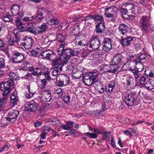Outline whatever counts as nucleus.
Instances as JSON below:
<instances>
[{
	"mask_svg": "<svg viewBox=\"0 0 154 154\" xmlns=\"http://www.w3.org/2000/svg\"><path fill=\"white\" fill-rule=\"evenodd\" d=\"M60 45L57 52L59 55L63 56V60L62 61L58 58L53 60L52 61V64L54 68L59 69L61 71L62 70V67L67 63L71 57L75 55L76 53L71 49H64V44H61Z\"/></svg>",
	"mask_w": 154,
	"mask_h": 154,
	"instance_id": "f257e3e1",
	"label": "nucleus"
},
{
	"mask_svg": "<svg viewBox=\"0 0 154 154\" xmlns=\"http://www.w3.org/2000/svg\"><path fill=\"white\" fill-rule=\"evenodd\" d=\"M124 102L128 106H133L135 104L137 100L136 95L134 93L127 94L124 97Z\"/></svg>",
	"mask_w": 154,
	"mask_h": 154,
	"instance_id": "f03ea898",
	"label": "nucleus"
},
{
	"mask_svg": "<svg viewBox=\"0 0 154 154\" xmlns=\"http://www.w3.org/2000/svg\"><path fill=\"white\" fill-rule=\"evenodd\" d=\"M122 56L120 55L114 56L112 59V64L109 66L110 69L108 70V72L114 73L117 70L118 67V65L121 61Z\"/></svg>",
	"mask_w": 154,
	"mask_h": 154,
	"instance_id": "7ed1b4c3",
	"label": "nucleus"
},
{
	"mask_svg": "<svg viewBox=\"0 0 154 154\" xmlns=\"http://www.w3.org/2000/svg\"><path fill=\"white\" fill-rule=\"evenodd\" d=\"M116 9L115 7H109L106 8L105 10L104 15L108 18H111V21L114 22L116 18V16L114 15L113 13L115 11L114 10Z\"/></svg>",
	"mask_w": 154,
	"mask_h": 154,
	"instance_id": "20e7f679",
	"label": "nucleus"
},
{
	"mask_svg": "<svg viewBox=\"0 0 154 154\" xmlns=\"http://www.w3.org/2000/svg\"><path fill=\"white\" fill-rule=\"evenodd\" d=\"M11 60L14 63H20L25 59L24 54L19 52L14 53L12 56Z\"/></svg>",
	"mask_w": 154,
	"mask_h": 154,
	"instance_id": "39448f33",
	"label": "nucleus"
},
{
	"mask_svg": "<svg viewBox=\"0 0 154 154\" xmlns=\"http://www.w3.org/2000/svg\"><path fill=\"white\" fill-rule=\"evenodd\" d=\"M11 81L9 80L7 82H3L0 83V90L4 91L3 94H8L11 92Z\"/></svg>",
	"mask_w": 154,
	"mask_h": 154,
	"instance_id": "423d86ee",
	"label": "nucleus"
},
{
	"mask_svg": "<svg viewBox=\"0 0 154 154\" xmlns=\"http://www.w3.org/2000/svg\"><path fill=\"white\" fill-rule=\"evenodd\" d=\"M100 45V40L95 35L93 36L90 41L89 48L91 50H95L99 48Z\"/></svg>",
	"mask_w": 154,
	"mask_h": 154,
	"instance_id": "0eeeda50",
	"label": "nucleus"
},
{
	"mask_svg": "<svg viewBox=\"0 0 154 154\" xmlns=\"http://www.w3.org/2000/svg\"><path fill=\"white\" fill-rule=\"evenodd\" d=\"M24 42L21 43L20 46L24 47L25 49H28L30 48L32 45L33 40L29 36L26 35L23 39Z\"/></svg>",
	"mask_w": 154,
	"mask_h": 154,
	"instance_id": "6e6552de",
	"label": "nucleus"
},
{
	"mask_svg": "<svg viewBox=\"0 0 154 154\" xmlns=\"http://www.w3.org/2000/svg\"><path fill=\"white\" fill-rule=\"evenodd\" d=\"M19 115L18 111L17 110H11L9 112L8 116L6 118V120L10 122H13L16 120V118Z\"/></svg>",
	"mask_w": 154,
	"mask_h": 154,
	"instance_id": "1a4fd4ad",
	"label": "nucleus"
},
{
	"mask_svg": "<svg viewBox=\"0 0 154 154\" xmlns=\"http://www.w3.org/2000/svg\"><path fill=\"white\" fill-rule=\"evenodd\" d=\"M148 17L146 16H143L140 20V22L141 24L142 30L144 31L148 30L149 26L150 23L148 22Z\"/></svg>",
	"mask_w": 154,
	"mask_h": 154,
	"instance_id": "9d476101",
	"label": "nucleus"
},
{
	"mask_svg": "<svg viewBox=\"0 0 154 154\" xmlns=\"http://www.w3.org/2000/svg\"><path fill=\"white\" fill-rule=\"evenodd\" d=\"M121 40L120 43L121 45L124 47L130 45L131 42L133 40L134 38L131 36H128L125 38L121 36Z\"/></svg>",
	"mask_w": 154,
	"mask_h": 154,
	"instance_id": "9b49d317",
	"label": "nucleus"
},
{
	"mask_svg": "<svg viewBox=\"0 0 154 154\" xmlns=\"http://www.w3.org/2000/svg\"><path fill=\"white\" fill-rule=\"evenodd\" d=\"M103 42L104 45L102 47L103 50L105 51H109L112 47L110 39L109 38H105Z\"/></svg>",
	"mask_w": 154,
	"mask_h": 154,
	"instance_id": "f8f14e48",
	"label": "nucleus"
},
{
	"mask_svg": "<svg viewBox=\"0 0 154 154\" xmlns=\"http://www.w3.org/2000/svg\"><path fill=\"white\" fill-rule=\"evenodd\" d=\"M135 80L134 78L129 76L126 79V84L128 87H129L131 89H133L135 86L134 83Z\"/></svg>",
	"mask_w": 154,
	"mask_h": 154,
	"instance_id": "ddd939ff",
	"label": "nucleus"
},
{
	"mask_svg": "<svg viewBox=\"0 0 154 154\" xmlns=\"http://www.w3.org/2000/svg\"><path fill=\"white\" fill-rule=\"evenodd\" d=\"M38 107L37 104L35 103H30L27 106L25 107L24 109L26 111H29L31 112H35L37 109Z\"/></svg>",
	"mask_w": 154,
	"mask_h": 154,
	"instance_id": "4468645a",
	"label": "nucleus"
},
{
	"mask_svg": "<svg viewBox=\"0 0 154 154\" xmlns=\"http://www.w3.org/2000/svg\"><path fill=\"white\" fill-rule=\"evenodd\" d=\"M53 55H54V54L52 51L49 52L47 50L42 51L41 54V55L43 59L48 60L51 59V57Z\"/></svg>",
	"mask_w": 154,
	"mask_h": 154,
	"instance_id": "2eb2a0df",
	"label": "nucleus"
},
{
	"mask_svg": "<svg viewBox=\"0 0 154 154\" xmlns=\"http://www.w3.org/2000/svg\"><path fill=\"white\" fill-rule=\"evenodd\" d=\"M115 83L114 81H111L109 84L105 86V91L107 92L111 93L115 87Z\"/></svg>",
	"mask_w": 154,
	"mask_h": 154,
	"instance_id": "dca6fc26",
	"label": "nucleus"
},
{
	"mask_svg": "<svg viewBox=\"0 0 154 154\" xmlns=\"http://www.w3.org/2000/svg\"><path fill=\"white\" fill-rule=\"evenodd\" d=\"M144 86L145 88L149 90L154 89V80L152 79L147 80Z\"/></svg>",
	"mask_w": 154,
	"mask_h": 154,
	"instance_id": "f3484780",
	"label": "nucleus"
},
{
	"mask_svg": "<svg viewBox=\"0 0 154 154\" xmlns=\"http://www.w3.org/2000/svg\"><path fill=\"white\" fill-rule=\"evenodd\" d=\"M82 80L83 83L88 86L91 85H92L94 84V83L91 80V79L89 78V76H88L86 74L83 77Z\"/></svg>",
	"mask_w": 154,
	"mask_h": 154,
	"instance_id": "a211bd4d",
	"label": "nucleus"
},
{
	"mask_svg": "<svg viewBox=\"0 0 154 154\" xmlns=\"http://www.w3.org/2000/svg\"><path fill=\"white\" fill-rule=\"evenodd\" d=\"M20 7L16 5H14L11 6V13L14 16L18 15L19 13Z\"/></svg>",
	"mask_w": 154,
	"mask_h": 154,
	"instance_id": "6ab92c4d",
	"label": "nucleus"
},
{
	"mask_svg": "<svg viewBox=\"0 0 154 154\" xmlns=\"http://www.w3.org/2000/svg\"><path fill=\"white\" fill-rule=\"evenodd\" d=\"M118 28L119 32L123 35L127 32L128 29L127 26L123 23L120 24Z\"/></svg>",
	"mask_w": 154,
	"mask_h": 154,
	"instance_id": "aec40b11",
	"label": "nucleus"
},
{
	"mask_svg": "<svg viewBox=\"0 0 154 154\" xmlns=\"http://www.w3.org/2000/svg\"><path fill=\"white\" fill-rule=\"evenodd\" d=\"M47 28V26L45 23L42 25L40 27H37L36 28L37 34L45 32L46 31Z\"/></svg>",
	"mask_w": 154,
	"mask_h": 154,
	"instance_id": "412c9836",
	"label": "nucleus"
},
{
	"mask_svg": "<svg viewBox=\"0 0 154 154\" xmlns=\"http://www.w3.org/2000/svg\"><path fill=\"white\" fill-rule=\"evenodd\" d=\"M86 74L88 76H89V78L91 79L94 83L95 82V79L97 76V73L94 72L92 73L89 72Z\"/></svg>",
	"mask_w": 154,
	"mask_h": 154,
	"instance_id": "4be33fe9",
	"label": "nucleus"
},
{
	"mask_svg": "<svg viewBox=\"0 0 154 154\" xmlns=\"http://www.w3.org/2000/svg\"><path fill=\"white\" fill-rule=\"evenodd\" d=\"M134 62L135 64V69H137L139 71H142L144 69L143 64L140 62H137L135 60H134Z\"/></svg>",
	"mask_w": 154,
	"mask_h": 154,
	"instance_id": "5701e85b",
	"label": "nucleus"
},
{
	"mask_svg": "<svg viewBox=\"0 0 154 154\" xmlns=\"http://www.w3.org/2000/svg\"><path fill=\"white\" fill-rule=\"evenodd\" d=\"M59 22L56 18H53L49 20H47V23L49 25H57L59 24Z\"/></svg>",
	"mask_w": 154,
	"mask_h": 154,
	"instance_id": "b1692460",
	"label": "nucleus"
},
{
	"mask_svg": "<svg viewBox=\"0 0 154 154\" xmlns=\"http://www.w3.org/2000/svg\"><path fill=\"white\" fill-rule=\"evenodd\" d=\"M42 74L41 69L38 67L35 69L33 72L32 73V74L34 75H36L38 77Z\"/></svg>",
	"mask_w": 154,
	"mask_h": 154,
	"instance_id": "393cba45",
	"label": "nucleus"
},
{
	"mask_svg": "<svg viewBox=\"0 0 154 154\" xmlns=\"http://www.w3.org/2000/svg\"><path fill=\"white\" fill-rule=\"evenodd\" d=\"M131 71L134 76L135 79L136 80L140 76V71H139L135 69H131Z\"/></svg>",
	"mask_w": 154,
	"mask_h": 154,
	"instance_id": "a878e982",
	"label": "nucleus"
},
{
	"mask_svg": "<svg viewBox=\"0 0 154 154\" xmlns=\"http://www.w3.org/2000/svg\"><path fill=\"white\" fill-rule=\"evenodd\" d=\"M62 81L64 84V86L67 85L69 82V77L66 75L63 74L62 75Z\"/></svg>",
	"mask_w": 154,
	"mask_h": 154,
	"instance_id": "bb28decb",
	"label": "nucleus"
},
{
	"mask_svg": "<svg viewBox=\"0 0 154 154\" xmlns=\"http://www.w3.org/2000/svg\"><path fill=\"white\" fill-rule=\"evenodd\" d=\"M3 97L2 99L0 98V111H1L3 107V102L7 98L8 94L4 95L2 94Z\"/></svg>",
	"mask_w": 154,
	"mask_h": 154,
	"instance_id": "cd10ccee",
	"label": "nucleus"
},
{
	"mask_svg": "<svg viewBox=\"0 0 154 154\" xmlns=\"http://www.w3.org/2000/svg\"><path fill=\"white\" fill-rule=\"evenodd\" d=\"M11 102L10 104L11 106H13L16 104L17 101V98L15 96L12 94H11L10 97Z\"/></svg>",
	"mask_w": 154,
	"mask_h": 154,
	"instance_id": "c85d7f7f",
	"label": "nucleus"
},
{
	"mask_svg": "<svg viewBox=\"0 0 154 154\" xmlns=\"http://www.w3.org/2000/svg\"><path fill=\"white\" fill-rule=\"evenodd\" d=\"M8 38H9V39L8 41V43L9 45H14L17 46L16 44H17V42L15 40H14L11 38V35H9L8 37Z\"/></svg>",
	"mask_w": 154,
	"mask_h": 154,
	"instance_id": "c756f323",
	"label": "nucleus"
},
{
	"mask_svg": "<svg viewBox=\"0 0 154 154\" xmlns=\"http://www.w3.org/2000/svg\"><path fill=\"white\" fill-rule=\"evenodd\" d=\"M93 19L95 21H99L102 22L104 21L103 17L99 15H93Z\"/></svg>",
	"mask_w": 154,
	"mask_h": 154,
	"instance_id": "7c9ffc66",
	"label": "nucleus"
},
{
	"mask_svg": "<svg viewBox=\"0 0 154 154\" xmlns=\"http://www.w3.org/2000/svg\"><path fill=\"white\" fill-rule=\"evenodd\" d=\"M88 137L90 138L96 139L97 137L98 134L95 133H90L89 132L85 133Z\"/></svg>",
	"mask_w": 154,
	"mask_h": 154,
	"instance_id": "2f4dec72",
	"label": "nucleus"
},
{
	"mask_svg": "<svg viewBox=\"0 0 154 154\" xmlns=\"http://www.w3.org/2000/svg\"><path fill=\"white\" fill-rule=\"evenodd\" d=\"M27 52L30 56L32 57L36 56L39 54L38 51L35 50H33Z\"/></svg>",
	"mask_w": 154,
	"mask_h": 154,
	"instance_id": "473e14b6",
	"label": "nucleus"
},
{
	"mask_svg": "<svg viewBox=\"0 0 154 154\" xmlns=\"http://www.w3.org/2000/svg\"><path fill=\"white\" fill-rule=\"evenodd\" d=\"M146 55L144 54H141L139 56L137 57L134 60H135L137 62H140L141 60L145 59Z\"/></svg>",
	"mask_w": 154,
	"mask_h": 154,
	"instance_id": "72a5a7b5",
	"label": "nucleus"
},
{
	"mask_svg": "<svg viewBox=\"0 0 154 154\" xmlns=\"http://www.w3.org/2000/svg\"><path fill=\"white\" fill-rule=\"evenodd\" d=\"M44 100L46 102L49 101L51 98V94L50 93H47L44 96Z\"/></svg>",
	"mask_w": 154,
	"mask_h": 154,
	"instance_id": "f704fd0d",
	"label": "nucleus"
},
{
	"mask_svg": "<svg viewBox=\"0 0 154 154\" xmlns=\"http://www.w3.org/2000/svg\"><path fill=\"white\" fill-rule=\"evenodd\" d=\"M43 18V13L42 12H38L37 14L36 17V20L38 21H40Z\"/></svg>",
	"mask_w": 154,
	"mask_h": 154,
	"instance_id": "c9c22d12",
	"label": "nucleus"
},
{
	"mask_svg": "<svg viewBox=\"0 0 154 154\" xmlns=\"http://www.w3.org/2000/svg\"><path fill=\"white\" fill-rule=\"evenodd\" d=\"M11 17L10 14H6L3 18V20L5 22H8L11 20Z\"/></svg>",
	"mask_w": 154,
	"mask_h": 154,
	"instance_id": "e433bc0d",
	"label": "nucleus"
},
{
	"mask_svg": "<svg viewBox=\"0 0 154 154\" xmlns=\"http://www.w3.org/2000/svg\"><path fill=\"white\" fill-rule=\"evenodd\" d=\"M10 79L13 80H15L17 78V75L14 72H11L9 73Z\"/></svg>",
	"mask_w": 154,
	"mask_h": 154,
	"instance_id": "4c0bfd02",
	"label": "nucleus"
},
{
	"mask_svg": "<svg viewBox=\"0 0 154 154\" xmlns=\"http://www.w3.org/2000/svg\"><path fill=\"white\" fill-rule=\"evenodd\" d=\"M101 24L103 26H104V24L101 23L97 24L96 26V31L97 33H101L102 32V29L99 27Z\"/></svg>",
	"mask_w": 154,
	"mask_h": 154,
	"instance_id": "58836bf2",
	"label": "nucleus"
},
{
	"mask_svg": "<svg viewBox=\"0 0 154 154\" xmlns=\"http://www.w3.org/2000/svg\"><path fill=\"white\" fill-rule=\"evenodd\" d=\"M57 39L59 42L63 43L64 41L65 38L63 35L60 34L57 36Z\"/></svg>",
	"mask_w": 154,
	"mask_h": 154,
	"instance_id": "ea45409f",
	"label": "nucleus"
},
{
	"mask_svg": "<svg viewBox=\"0 0 154 154\" xmlns=\"http://www.w3.org/2000/svg\"><path fill=\"white\" fill-rule=\"evenodd\" d=\"M55 94H57L59 97L61 96L63 94V91L61 88H59L54 91Z\"/></svg>",
	"mask_w": 154,
	"mask_h": 154,
	"instance_id": "a19ab883",
	"label": "nucleus"
},
{
	"mask_svg": "<svg viewBox=\"0 0 154 154\" xmlns=\"http://www.w3.org/2000/svg\"><path fill=\"white\" fill-rule=\"evenodd\" d=\"M41 84L40 87L41 88H43L46 86L47 82V79H43L41 80Z\"/></svg>",
	"mask_w": 154,
	"mask_h": 154,
	"instance_id": "79ce46f5",
	"label": "nucleus"
},
{
	"mask_svg": "<svg viewBox=\"0 0 154 154\" xmlns=\"http://www.w3.org/2000/svg\"><path fill=\"white\" fill-rule=\"evenodd\" d=\"M63 98L64 102L66 103L68 102L70 100V97L67 95H64Z\"/></svg>",
	"mask_w": 154,
	"mask_h": 154,
	"instance_id": "37998d69",
	"label": "nucleus"
},
{
	"mask_svg": "<svg viewBox=\"0 0 154 154\" xmlns=\"http://www.w3.org/2000/svg\"><path fill=\"white\" fill-rule=\"evenodd\" d=\"M28 31L32 33H33L35 35L37 34L36 28L34 29L31 27H29L28 28Z\"/></svg>",
	"mask_w": 154,
	"mask_h": 154,
	"instance_id": "c03bdc74",
	"label": "nucleus"
},
{
	"mask_svg": "<svg viewBox=\"0 0 154 154\" xmlns=\"http://www.w3.org/2000/svg\"><path fill=\"white\" fill-rule=\"evenodd\" d=\"M5 67V60L4 58L0 57V68Z\"/></svg>",
	"mask_w": 154,
	"mask_h": 154,
	"instance_id": "a18cd8bd",
	"label": "nucleus"
},
{
	"mask_svg": "<svg viewBox=\"0 0 154 154\" xmlns=\"http://www.w3.org/2000/svg\"><path fill=\"white\" fill-rule=\"evenodd\" d=\"M146 80V79L145 77L144 76L141 77L140 81V85H144Z\"/></svg>",
	"mask_w": 154,
	"mask_h": 154,
	"instance_id": "49530a36",
	"label": "nucleus"
},
{
	"mask_svg": "<svg viewBox=\"0 0 154 154\" xmlns=\"http://www.w3.org/2000/svg\"><path fill=\"white\" fill-rule=\"evenodd\" d=\"M50 72L48 71H47L45 72L44 73V75L45 77L46 78L47 80H50V77L49 75Z\"/></svg>",
	"mask_w": 154,
	"mask_h": 154,
	"instance_id": "de8ad7c7",
	"label": "nucleus"
},
{
	"mask_svg": "<svg viewBox=\"0 0 154 154\" xmlns=\"http://www.w3.org/2000/svg\"><path fill=\"white\" fill-rule=\"evenodd\" d=\"M30 64L27 62H24L22 64V67L23 69L27 68Z\"/></svg>",
	"mask_w": 154,
	"mask_h": 154,
	"instance_id": "09e8293b",
	"label": "nucleus"
},
{
	"mask_svg": "<svg viewBox=\"0 0 154 154\" xmlns=\"http://www.w3.org/2000/svg\"><path fill=\"white\" fill-rule=\"evenodd\" d=\"M59 71H60L59 69L53 70L52 72V75L54 76L57 77V75Z\"/></svg>",
	"mask_w": 154,
	"mask_h": 154,
	"instance_id": "8fccbe9b",
	"label": "nucleus"
},
{
	"mask_svg": "<svg viewBox=\"0 0 154 154\" xmlns=\"http://www.w3.org/2000/svg\"><path fill=\"white\" fill-rule=\"evenodd\" d=\"M135 48L137 50H139L140 49H141L142 48V46L143 45L142 44L140 43H137L135 45Z\"/></svg>",
	"mask_w": 154,
	"mask_h": 154,
	"instance_id": "3c124183",
	"label": "nucleus"
},
{
	"mask_svg": "<svg viewBox=\"0 0 154 154\" xmlns=\"http://www.w3.org/2000/svg\"><path fill=\"white\" fill-rule=\"evenodd\" d=\"M87 44L86 42L84 40L79 41L78 44L80 46H84Z\"/></svg>",
	"mask_w": 154,
	"mask_h": 154,
	"instance_id": "603ef678",
	"label": "nucleus"
},
{
	"mask_svg": "<svg viewBox=\"0 0 154 154\" xmlns=\"http://www.w3.org/2000/svg\"><path fill=\"white\" fill-rule=\"evenodd\" d=\"M13 34L15 38V41L17 43V42L20 40V36L17 33L15 34L14 32Z\"/></svg>",
	"mask_w": 154,
	"mask_h": 154,
	"instance_id": "864d4df0",
	"label": "nucleus"
},
{
	"mask_svg": "<svg viewBox=\"0 0 154 154\" xmlns=\"http://www.w3.org/2000/svg\"><path fill=\"white\" fill-rule=\"evenodd\" d=\"M129 130L130 131V132H131V134H133V136H136L138 135V134L134 129L131 128H129Z\"/></svg>",
	"mask_w": 154,
	"mask_h": 154,
	"instance_id": "5fc2aeb1",
	"label": "nucleus"
},
{
	"mask_svg": "<svg viewBox=\"0 0 154 154\" xmlns=\"http://www.w3.org/2000/svg\"><path fill=\"white\" fill-rule=\"evenodd\" d=\"M16 25L17 26H21L22 25V23L21 22L19 19L17 18L15 21Z\"/></svg>",
	"mask_w": 154,
	"mask_h": 154,
	"instance_id": "6e6d98bb",
	"label": "nucleus"
},
{
	"mask_svg": "<svg viewBox=\"0 0 154 154\" xmlns=\"http://www.w3.org/2000/svg\"><path fill=\"white\" fill-rule=\"evenodd\" d=\"M33 17L32 16L31 17H25L23 18V20L25 21H29L33 19Z\"/></svg>",
	"mask_w": 154,
	"mask_h": 154,
	"instance_id": "4d7b16f0",
	"label": "nucleus"
},
{
	"mask_svg": "<svg viewBox=\"0 0 154 154\" xmlns=\"http://www.w3.org/2000/svg\"><path fill=\"white\" fill-rule=\"evenodd\" d=\"M124 133L127 135H130L131 136H132V134H131V132H130V131L129 130V128H128V130L126 131H124L123 132Z\"/></svg>",
	"mask_w": 154,
	"mask_h": 154,
	"instance_id": "13d9d810",
	"label": "nucleus"
},
{
	"mask_svg": "<svg viewBox=\"0 0 154 154\" xmlns=\"http://www.w3.org/2000/svg\"><path fill=\"white\" fill-rule=\"evenodd\" d=\"M79 72H75V74H72V77L75 79H78L80 77V75H78Z\"/></svg>",
	"mask_w": 154,
	"mask_h": 154,
	"instance_id": "bf43d9fd",
	"label": "nucleus"
},
{
	"mask_svg": "<svg viewBox=\"0 0 154 154\" xmlns=\"http://www.w3.org/2000/svg\"><path fill=\"white\" fill-rule=\"evenodd\" d=\"M57 86L60 87L64 86V84L63 81L61 80L58 81V82L57 83Z\"/></svg>",
	"mask_w": 154,
	"mask_h": 154,
	"instance_id": "052dcab7",
	"label": "nucleus"
},
{
	"mask_svg": "<svg viewBox=\"0 0 154 154\" xmlns=\"http://www.w3.org/2000/svg\"><path fill=\"white\" fill-rule=\"evenodd\" d=\"M148 30L147 31H145V32H149L150 31V30H151V31H154V26L153 25H151L150 24L149 26Z\"/></svg>",
	"mask_w": 154,
	"mask_h": 154,
	"instance_id": "680f3d73",
	"label": "nucleus"
},
{
	"mask_svg": "<svg viewBox=\"0 0 154 154\" xmlns=\"http://www.w3.org/2000/svg\"><path fill=\"white\" fill-rule=\"evenodd\" d=\"M9 146H8V145L6 144L5 145V146L2 148V150L0 151V152L1 151H5L7 150L8 149Z\"/></svg>",
	"mask_w": 154,
	"mask_h": 154,
	"instance_id": "e2e57ef3",
	"label": "nucleus"
},
{
	"mask_svg": "<svg viewBox=\"0 0 154 154\" xmlns=\"http://www.w3.org/2000/svg\"><path fill=\"white\" fill-rule=\"evenodd\" d=\"M121 11L122 14V17H124L123 16V14H126L127 12V10L125 8H122L121 10Z\"/></svg>",
	"mask_w": 154,
	"mask_h": 154,
	"instance_id": "0e129e2a",
	"label": "nucleus"
},
{
	"mask_svg": "<svg viewBox=\"0 0 154 154\" xmlns=\"http://www.w3.org/2000/svg\"><path fill=\"white\" fill-rule=\"evenodd\" d=\"M93 19V15L87 16L85 18V20L86 21L90 20Z\"/></svg>",
	"mask_w": 154,
	"mask_h": 154,
	"instance_id": "69168bd1",
	"label": "nucleus"
},
{
	"mask_svg": "<svg viewBox=\"0 0 154 154\" xmlns=\"http://www.w3.org/2000/svg\"><path fill=\"white\" fill-rule=\"evenodd\" d=\"M46 133L45 131H43L40 134L41 137L43 139H44L46 138Z\"/></svg>",
	"mask_w": 154,
	"mask_h": 154,
	"instance_id": "338daca9",
	"label": "nucleus"
},
{
	"mask_svg": "<svg viewBox=\"0 0 154 154\" xmlns=\"http://www.w3.org/2000/svg\"><path fill=\"white\" fill-rule=\"evenodd\" d=\"M94 130L95 134H99L102 133V132H101L99 129L96 128H94Z\"/></svg>",
	"mask_w": 154,
	"mask_h": 154,
	"instance_id": "774afa93",
	"label": "nucleus"
}]
</instances>
